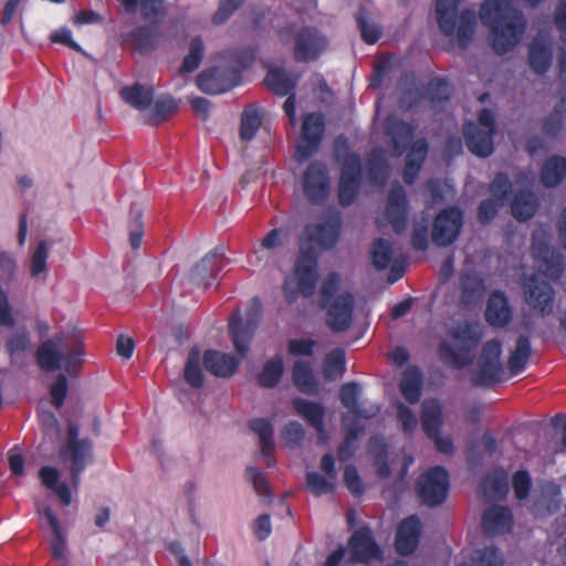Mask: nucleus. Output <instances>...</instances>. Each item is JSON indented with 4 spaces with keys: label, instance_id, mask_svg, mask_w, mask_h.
<instances>
[{
    "label": "nucleus",
    "instance_id": "9b49d317",
    "mask_svg": "<svg viewBox=\"0 0 566 566\" xmlns=\"http://www.w3.org/2000/svg\"><path fill=\"white\" fill-rule=\"evenodd\" d=\"M327 38L314 27H304L294 38V60L296 62H314L326 51Z\"/></svg>",
    "mask_w": 566,
    "mask_h": 566
},
{
    "label": "nucleus",
    "instance_id": "0e129e2a",
    "mask_svg": "<svg viewBox=\"0 0 566 566\" xmlns=\"http://www.w3.org/2000/svg\"><path fill=\"white\" fill-rule=\"evenodd\" d=\"M282 441L286 447L294 448L300 446L305 438V430L297 421H290L281 432Z\"/></svg>",
    "mask_w": 566,
    "mask_h": 566
},
{
    "label": "nucleus",
    "instance_id": "49530a36",
    "mask_svg": "<svg viewBox=\"0 0 566 566\" xmlns=\"http://www.w3.org/2000/svg\"><path fill=\"white\" fill-rule=\"evenodd\" d=\"M369 254L373 266L382 271L389 266L392 260V247L388 240L377 238L370 244Z\"/></svg>",
    "mask_w": 566,
    "mask_h": 566
},
{
    "label": "nucleus",
    "instance_id": "c85d7f7f",
    "mask_svg": "<svg viewBox=\"0 0 566 566\" xmlns=\"http://www.w3.org/2000/svg\"><path fill=\"white\" fill-rule=\"evenodd\" d=\"M421 427L428 438H438L443 419L442 408L437 399H426L421 403Z\"/></svg>",
    "mask_w": 566,
    "mask_h": 566
},
{
    "label": "nucleus",
    "instance_id": "0eeeda50",
    "mask_svg": "<svg viewBox=\"0 0 566 566\" xmlns=\"http://www.w3.org/2000/svg\"><path fill=\"white\" fill-rule=\"evenodd\" d=\"M522 289L526 304L542 317L553 312L555 290L552 284L539 276L531 274L523 279Z\"/></svg>",
    "mask_w": 566,
    "mask_h": 566
},
{
    "label": "nucleus",
    "instance_id": "3c124183",
    "mask_svg": "<svg viewBox=\"0 0 566 566\" xmlns=\"http://www.w3.org/2000/svg\"><path fill=\"white\" fill-rule=\"evenodd\" d=\"M262 123V115L256 108H247L241 115L240 138L242 140H251Z\"/></svg>",
    "mask_w": 566,
    "mask_h": 566
},
{
    "label": "nucleus",
    "instance_id": "37998d69",
    "mask_svg": "<svg viewBox=\"0 0 566 566\" xmlns=\"http://www.w3.org/2000/svg\"><path fill=\"white\" fill-rule=\"evenodd\" d=\"M40 513L48 521V524L54 534V539L51 543L52 557L57 560L63 559L65 539L59 518L50 506L43 507Z\"/></svg>",
    "mask_w": 566,
    "mask_h": 566
},
{
    "label": "nucleus",
    "instance_id": "8fccbe9b",
    "mask_svg": "<svg viewBox=\"0 0 566 566\" xmlns=\"http://www.w3.org/2000/svg\"><path fill=\"white\" fill-rule=\"evenodd\" d=\"M355 19L361 40L366 44H375L380 38L381 30L376 23L368 21V11L360 7L355 14Z\"/></svg>",
    "mask_w": 566,
    "mask_h": 566
},
{
    "label": "nucleus",
    "instance_id": "f704fd0d",
    "mask_svg": "<svg viewBox=\"0 0 566 566\" xmlns=\"http://www.w3.org/2000/svg\"><path fill=\"white\" fill-rule=\"evenodd\" d=\"M292 403L295 411L302 416L310 426L318 433L324 432L325 409L321 403L303 398H295Z\"/></svg>",
    "mask_w": 566,
    "mask_h": 566
},
{
    "label": "nucleus",
    "instance_id": "680f3d73",
    "mask_svg": "<svg viewBox=\"0 0 566 566\" xmlns=\"http://www.w3.org/2000/svg\"><path fill=\"white\" fill-rule=\"evenodd\" d=\"M83 355V343L76 339L73 347L63 356L62 359L65 361L64 368L69 375L73 376L82 368Z\"/></svg>",
    "mask_w": 566,
    "mask_h": 566
},
{
    "label": "nucleus",
    "instance_id": "864d4df0",
    "mask_svg": "<svg viewBox=\"0 0 566 566\" xmlns=\"http://www.w3.org/2000/svg\"><path fill=\"white\" fill-rule=\"evenodd\" d=\"M565 120V107L558 104L543 120V132L549 137H557L560 135Z\"/></svg>",
    "mask_w": 566,
    "mask_h": 566
},
{
    "label": "nucleus",
    "instance_id": "69168bd1",
    "mask_svg": "<svg viewBox=\"0 0 566 566\" xmlns=\"http://www.w3.org/2000/svg\"><path fill=\"white\" fill-rule=\"evenodd\" d=\"M307 489L316 496L332 493L334 483L317 472H308L306 474Z\"/></svg>",
    "mask_w": 566,
    "mask_h": 566
},
{
    "label": "nucleus",
    "instance_id": "39448f33",
    "mask_svg": "<svg viewBox=\"0 0 566 566\" xmlns=\"http://www.w3.org/2000/svg\"><path fill=\"white\" fill-rule=\"evenodd\" d=\"M418 497L427 506L442 504L449 494L450 476L441 465H434L422 473L416 484Z\"/></svg>",
    "mask_w": 566,
    "mask_h": 566
},
{
    "label": "nucleus",
    "instance_id": "052dcab7",
    "mask_svg": "<svg viewBox=\"0 0 566 566\" xmlns=\"http://www.w3.org/2000/svg\"><path fill=\"white\" fill-rule=\"evenodd\" d=\"M130 221H129V243L134 250H137L143 240L144 235V224H143V213L142 210L132 207L129 212Z\"/></svg>",
    "mask_w": 566,
    "mask_h": 566
},
{
    "label": "nucleus",
    "instance_id": "a878e982",
    "mask_svg": "<svg viewBox=\"0 0 566 566\" xmlns=\"http://www.w3.org/2000/svg\"><path fill=\"white\" fill-rule=\"evenodd\" d=\"M495 133L479 128L469 123L464 128V137L468 149L482 158L493 153V136Z\"/></svg>",
    "mask_w": 566,
    "mask_h": 566
},
{
    "label": "nucleus",
    "instance_id": "f3484780",
    "mask_svg": "<svg viewBox=\"0 0 566 566\" xmlns=\"http://www.w3.org/2000/svg\"><path fill=\"white\" fill-rule=\"evenodd\" d=\"M60 457L71 460V478L74 485L80 483L81 474L93 459V442L88 438L81 439V442L64 444L60 450Z\"/></svg>",
    "mask_w": 566,
    "mask_h": 566
},
{
    "label": "nucleus",
    "instance_id": "b1692460",
    "mask_svg": "<svg viewBox=\"0 0 566 566\" xmlns=\"http://www.w3.org/2000/svg\"><path fill=\"white\" fill-rule=\"evenodd\" d=\"M361 387L356 381H350L342 385L339 389V400L342 405L348 409L354 416L363 419H370L375 417L380 408L370 407L365 409L359 403Z\"/></svg>",
    "mask_w": 566,
    "mask_h": 566
},
{
    "label": "nucleus",
    "instance_id": "c03bdc74",
    "mask_svg": "<svg viewBox=\"0 0 566 566\" xmlns=\"http://www.w3.org/2000/svg\"><path fill=\"white\" fill-rule=\"evenodd\" d=\"M198 88L207 94H221L232 88V84L223 83L217 69L200 72L196 80Z\"/></svg>",
    "mask_w": 566,
    "mask_h": 566
},
{
    "label": "nucleus",
    "instance_id": "473e14b6",
    "mask_svg": "<svg viewBox=\"0 0 566 566\" xmlns=\"http://www.w3.org/2000/svg\"><path fill=\"white\" fill-rule=\"evenodd\" d=\"M264 83L273 94L286 96L295 91L297 77L291 76L282 67H273L268 71Z\"/></svg>",
    "mask_w": 566,
    "mask_h": 566
},
{
    "label": "nucleus",
    "instance_id": "6e6552de",
    "mask_svg": "<svg viewBox=\"0 0 566 566\" xmlns=\"http://www.w3.org/2000/svg\"><path fill=\"white\" fill-rule=\"evenodd\" d=\"M462 228L463 211L457 206L443 208L432 223V242L438 247H449L458 240Z\"/></svg>",
    "mask_w": 566,
    "mask_h": 566
},
{
    "label": "nucleus",
    "instance_id": "6e6d98bb",
    "mask_svg": "<svg viewBox=\"0 0 566 566\" xmlns=\"http://www.w3.org/2000/svg\"><path fill=\"white\" fill-rule=\"evenodd\" d=\"M345 352L342 348H336L328 353L324 359V376L327 379H333L345 369Z\"/></svg>",
    "mask_w": 566,
    "mask_h": 566
},
{
    "label": "nucleus",
    "instance_id": "dca6fc26",
    "mask_svg": "<svg viewBox=\"0 0 566 566\" xmlns=\"http://www.w3.org/2000/svg\"><path fill=\"white\" fill-rule=\"evenodd\" d=\"M352 558L355 562L367 564L373 559H381L382 552L376 543L373 532L367 526L356 530L348 542Z\"/></svg>",
    "mask_w": 566,
    "mask_h": 566
},
{
    "label": "nucleus",
    "instance_id": "aec40b11",
    "mask_svg": "<svg viewBox=\"0 0 566 566\" xmlns=\"http://www.w3.org/2000/svg\"><path fill=\"white\" fill-rule=\"evenodd\" d=\"M482 530L489 537L509 533L513 525L511 511L502 505H492L488 507L481 521Z\"/></svg>",
    "mask_w": 566,
    "mask_h": 566
},
{
    "label": "nucleus",
    "instance_id": "a211bd4d",
    "mask_svg": "<svg viewBox=\"0 0 566 566\" xmlns=\"http://www.w3.org/2000/svg\"><path fill=\"white\" fill-rule=\"evenodd\" d=\"M342 219L339 214L329 217L322 223L310 224L305 228L307 244L315 242L324 250H332L338 242L342 232Z\"/></svg>",
    "mask_w": 566,
    "mask_h": 566
},
{
    "label": "nucleus",
    "instance_id": "603ef678",
    "mask_svg": "<svg viewBox=\"0 0 566 566\" xmlns=\"http://www.w3.org/2000/svg\"><path fill=\"white\" fill-rule=\"evenodd\" d=\"M369 180L377 186H384L388 178V164L379 154H371L367 159Z\"/></svg>",
    "mask_w": 566,
    "mask_h": 566
},
{
    "label": "nucleus",
    "instance_id": "cd10ccee",
    "mask_svg": "<svg viewBox=\"0 0 566 566\" xmlns=\"http://www.w3.org/2000/svg\"><path fill=\"white\" fill-rule=\"evenodd\" d=\"M553 62L552 45L542 38H535L528 46V65L531 70L538 74H545Z\"/></svg>",
    "mask_w": 566,
    "mask_h": 566
},
{
    "label": "nucleus",
    "instance_id": "e2e57ef3",
    "mask_svg": "<svg viewBox=\"0 0 566 566\" xmlns=\"http://www.w3.org/2000/svg\"><path fill=\"white\" fill-rule=\"evenodd\" d=\"M512 190V184L505 172H497L490 185V192L494 199L503 205Z\"/></svg>",
    "mask_w": 566,
    "mask_h": 566
},
{
    "label": "nucleus",
    "instance_id": "2f4dec72",
    "mask_svg": "<svg viewBox=\"0 0 566 566\" xmlns=\"http://www.w3.org/2000/svg\"><path fill=\"white\" fill-rule=\"evenodd\" d=\"M531 356L532 344L530 336L520 335L506 363L510 376H517L522 374L526 369Z\"/></svg>",
    "mask_w": 566,
    "mask_h": 566
},
{
    "label": "nucleus",
    "instance_id": "393cba45",
    "mask_svg": "<svg viewBox=\"0 0 566 566\" xmlns=\"http://www.w3.org/2000/svg\"><path fill=\"white\" fill-rule=\"evenodd\" d=\"M486 322L496 327L507 325L512 319V310L504 292L494 291L491 293L485 308Z\"/></svg>",
    "mask_w": 566,
    "mask_h": 566
},
{
    "label": "nucleus",
    "instance_id": "412c9836",
    "mask_svg": "<svg viewBox=\"0 0 566 566\" xmlns=\"http://www.w3.org/2000/svg\"><path fill=\"white\" fill-rule=\"evenodd\" d=\"M416 126L403 119L388 117L386 119V134L390 137L392 151L401 156L410 146L415 136Z\"/></svg>",
    "mask_w": 566,
    "mask_h": 566
},
{
    "label": "nucleus",
    "instance_id": "c9c22d12",
    "mask_svg": "<svg viewBox=\"0 0 566 566\" xmlns=\"http://www.w3.org/2000/svg\"><path fill=\"white\" fill-rule=\"evenodd\" d=\"M159 36L157 25H139L126 35V40L132 42L139 52L145 53L156 48Z\"/></svg>",
    "mask_w": 566,
    "mask_h": 566
},
{
    "label": "nucleus",
    "instance_id": "338daca9",
    "mask_svg": "<svg viewBox=\"0 0 566 566\" xmlns=\"http://www.w3.org/2000/svg\"><path fill=\"white\" fill-rule=\"evenodd\" d=\"M512 485L517 500L523 501L528 497L532 489V479L526 470H518L512 476Z\"/></svg>",
    "mask_w": 566,
    "mask_h": 566
},
{
    "label": "nucleus",
    "instance_id": "774afa93",
    "mask_svg": "<svg viewBox=\"0 0 566 566\" xmlns=\"http://www.w3.org/2000/svg\"><path fill=\"white\" fill-rule=\"evenodd\" d=\"M245 478L253 484V488L259 495L272 497L268 480L261 470L254 467H248L245 469Z\"/></svg>",
    "mask_w": 566,
    "mask_h": 566
},
{
    "label": "nucleus",
    "instance_id": "20e7f679",
    "mask_svg": "<svg viewBox=\"0 0 566 566\" xmlns=\"http://www.w3.org/2000/svg\"><path fill=\"white\" fill-rule=\"evenodd\" d=\"M502 343L497 338L484 343L478 368L471 375V382L474 387H491L503 380L504 368L501 363Z\"/></svg>",
    "mask_w": 566,
    "mask_h": 566
},
{
    "label": "nucleus",
    "instance_id": "4d7b16f0",
    "mask_svg": "<svg viewBox=\"0 0 566 566\" xmlns=\"http://www.w3.org/2000/svg\"><path fill=\"white\" fill-rule=\"evenodd\" d=\"M177 107V103L170 97L158 98L153 106L149 124L159 125L174 114Z\"/></svg>",
    "mask_w": 566,
    "mask_h": 566
},
{
    "label": "nucleus",
    "instance_id": "4468645a",
    "mask_svg": "<svg viewBox=\"0 0 566 566\" xmlns=\"http://www.w3.org/2000/svg\"><path fill=\"white\" fill-rule=\"evenodd\" d=\"M354 295L350 292H344L327 305L326 324L335 333L347 331L353 322Z\"/></svg>",
    "mask_w": 566,
    "mask_h": 566
},
{
    "label": "nucleus",
    "instance_id": "de8ad7c7",
    "mask_svg": "<svg viewBox=\"0 0 566 566\" xmlns=\"http://www.w3.org/2000/svg\"><path fill=\"white\" fill-rule=\"evenodd\" d=\"M203 55V40L200 35H197L190 40L189 52L184 57V61L179 67V74L185 75L195 72L200 66Z\"/></svg>",
    "mask_w": 566,
    "mask_h": 566
},
{
    "label": "nucleus",
    "instance_id": "58836bf2",
    "mask_svg": "<svg viewBox=\"0 0 566 566\" xmlns=\"http://www.w3.org/2000/svg\"><path fill=\"white\" fill-rule=\"evenodd\" d=\"M400 392L411 405L420 400L422 392V374L419 368H408L400 380Z\"/></svg>",
    "mask_w": 566,
    "mask_h": 566
},
{
    "label": "nucleus",
    "instance_id": "f03ea898",
    "mask_svg": "<svg viewBox=\"0 0 566 566\" xmlns=\"http://www.w3.org/2000/svg\"><path fill=\"white\" fill-rule=\"evenodd\" d=\"M455 346L442 342L438 348L439 359L452 369H461L472 363V350L482 339L483 332L470 324L459 325L451 332Z\"/></svg>",
    "mask_w": 566,
    "mask_h": 566
},
{
    "label": "nucleus",
    "instance_id": "13d9d810",
    "mask_svg": "<svg viewBox=\"0 0 566 566\" xmlns=\"http://www.w3.org/2000/svg\"><path fill=\"white\" fill-rule=\"evenodd\" d=\"M340 286V275L337 272H331L323 280L319 290V307L325 308L333 302L335 294Z\"/></svg>",
    "mask_w": 566,
    "mask_h": 566
},
{
    "label": "nucleus",
    "instance_id": "1a4fd4ad",
    "mask_svg": "<svg viewBox=\"0 0 566 566\" xmlns=\"http://www.w3.org/2000/svg\"><path fill=\"white\" fill-rule=\"evenodd\" d=\"M302 187L304 196L311 203H323L331 192V179L326 164L321 160L312 161L303 172Z\"/></svg>",
    "mask_w": 566,
    "mask_h": 566
},
{
    "label": "nucleus",
    "instance_id": "4c0bfd02",
    "mask_svg": "<svg viewBox=\"0 0 566 566\" xmlns=\"http://www.w3.org/2000/svg\"><path fill=\"white\" fill-rule=\"evenodd\" d=\"M120 97L136 109L144 111L148 108L154 99L153 87H146L139 83L130 86H124L119 91Z\"/></svg>",
    "mask_w": 566,
    "mask_h": 566
},
{
    "label": "nucleus",
    "instance_id": "2eb2a0df",
    "mask_svg": "<svg viewBox=\"0 0 566 566\" xmlns=\"http://www.w3.org/2000/svg\"><path fill=\"white\" fill-rule=\"evenodd\" d=\"M226 255L222 247L209 251L191 270L189 279L197 285L208 286L224 266Z\"/></svg>",
    "mask_w": 566,
    "mask_h": 566
},
{
    "label": "nucleus",
    "instance_id": "6ab92c4d",
    "mask_svg": "<svg viewBox=\"0 0 566 566\" xmlns=\"http://www.w3.org/2000/svg\"><path fill=\"white\" fill-rule=\"evenodd\" d=\"M421 528L422 525L417 515H410L399 523L395 541V547L399 555L408 556L417 549Z\"/></svg>",
    "mask_w": 566,
    "mask_h": 566
},
{
    "label": "nucleus",
    "instance_id": "f257e3e1",
    "mask_svg": "<svg viewBox=\"0 0 566 566\" xmlns=\"http://www.w3.org/2000/svg\"><path fill=\"white\" fill-rule=\"evenodd\" d=\"M480 20L489 29L491 48L497 55L516 48L526 31V20L512 0H485Z\"/></svg>",
    "mask_w": 566,
    "mask_h": 566
},
{
    "label": "nucleus",
    "instance_id": "ddd939ff",
    "mask_svg": "<svg viewBox=\"0 0 566 566\" xmlns=\"http://www.w3.org/2000/svg\"><path fill=\"white\" fill-rule=\"evenodd\" d=\"M410 205L401 185L390 188L387 196L385 214L396 234H402L408 228Z\"/></svg>",
    "mask_w": 566,
    "mask_h": 566
},
{
    "label": "nucleus",
    "instance_id": "c756f323",
    "mask_svg": "<svg viewBox=\"0 0 566 566\" xmlns=\"http://www.w3.org/2000/svg\"><path fill=\"white\" fill-rule=\"evenodd\" d=\"M254 333L255 329L243 323L240 313L229 319V335L241 358L249 352Z\"/></svg>",
    "mask_w": 566,
    "mask_h": 566
},
{
    "label": "nucleus",
    "instance_id": "ea45409f",
    "mask_svg": "<svg viewBox=\"0 0 566 566\" xmlns=\"http://www.w3.org/2000/svg\"><path fill=\"white\" fill-rule=\"evenodd\" d=\"M537 199L531 190H522L516 193L511 203L513 217L518 221H527L537 211Z\"/></svg>",
    "mask_w": 566,
    "mask_h": 566
},
{
    "label": "nucleus",
    "instance_id": "79ce46f5",
    "mask_svg": "<svg viewBox=\"0 0 566 566\" xmlns=\"http://www.w3.org/2000/svg\"><path fill=\"white\" fill-rule=\"evenodd\" d=\"M284 374L283 358L279 355L268 360L256 377L258 385L262 388H274L281 381Z\"/></svg>",
    "mask_w": 566,
    "mask_h": 566
},
{
    "label": "nucleus",
    "instance_id": "72a5a7b5",
    "mask_svg": "<svg viewBox=\"0 0 566 566\" xmlns=\"http://www.w3.org/2000/svg\"><path fill=\"white\" fill-rule=\"evenodd\" d=\"M566 177V158L554 155L548 157L541 169V182L546 188L557 187Z\"/></svg>",
    "mask_w": 566,
    "mask_h": 566
},
{
    "label": "nucleus",
    "instance_id": "423d86ee",
    "mask_svg": "<svg viewBox=\"0 0 566 566\" xmlns=\"http://www.w3.org/2000/svg\"><path fill=\"white\" fill-rule=\"evenodd\" d=\"M363 182V163L359 154L349 151L340 161L338 202L346 208L354 203Z\"/></svg>",
    "mask_w": 566,
    "mask_h": 566
},
{
    "label": "nucleus",
    "instance_id": "bf43d9fd",
    "mask_svg": "<svg viewBox=\"0 0 566 566\" xmlns=\"http://www.w3.org/2000/svg\"><path fill=\"white\" fill-rule=\"evenodd\" d=\"M427 96L431 103L449 101L451 96V87L449 82L442 77L431 78L428 83Z\"/></svg>",
    "mask_w": 566,
    "mask_h": 566
},
{
    "label": "nucleus",
    "instance_id": "5fc2aeb1",
    "mask_svg": "<svg viewBox=\"0 0 566 566\" xmlns=\"http://www.w3.org/2000/svg\"><path fill=\"white\" fill-rule=\"evenodd\" d=\"M471 560L474 566H502L504 564V557L495 546L476 549Z\"/></svg>",
    "mask_w": 566,
    "mask_h": 566
},
{
    "label": "nucleus",
    "instance_id": "bb28decb",
    "mask_svg": "<svg viewBox=\"0 0 566 566\" xmlns=\"http://www.w3.org/2000/svg\"><path fill=\"white\" fill-rule=\"evenodd\" d=\"M249 428L260 439L261 454L264 458L268 467H274L276 460L274 458V441H273V426L265 418H254L250 420Z\"/></svg>",
    "mask_w": 566,
    "mask_h": 566
},
{
    "label": "nucleus",
    "instance_id": "7ed1b4c3",
    "mask_svg": "<svg viewBox=\"0 0 566 566\" xmlns=\"http://www.w3.org/2000/svg\"><path fill=\"white\" fill-rule=\"evenodd\" d=\"M459 3L460 0H437L436 15L440 31L447 36L453 35L459 19L458 42L461 49H465L472 41L476 15L473 10L464 9L458 17Z\"/></svg>",
    "mask_w": 566,
    "mask_h": 566
},
{
    "label": "nucleus",
    "instance_id": "a19ab883",
    "mask_svg": "<svg viewBox=\"0 0 566 566\" xmlns=\"http://www.w3.org/2000/svg\"><path fill=\"white\" fill-rule=\"evenodd\" d=\"M201 352L197 347L189 350L185 368L184 379L193 389H201L205 385V376L200 366Z\"/></svg>",
    "mask_w": 566,
    "mask_h": 566
},
{
    "label": "nucleus",
    "instance_id": "f8f14e48",
    "mask_svg": "<svg viewBox=\"0 0 566 566\" xmlns=\"http://www.w3.org/2000/svg\"><path fill=\"white\" fill-rule=\"evenodd\" d=\"M325 128L324 117L319 113L304 115L301 137L296 145L295 156L298 161L308 159L318 148Z\"/></svg>",
    "mask_w": 566,
    "mask_h": 566
},
{
    "label": "nucleus",
    "instance_id": "5701e85b",
    "mask_svg": "<svg viewBox=\"0 0 566 566\" xmlns=\"http://www.w3.org/2000/svg\"><path fill=\"white\" fill-rule=\"evenodd\" d=\"M533 254L536 261L541 262L546 275L549 279L558 280L564 272V258L546 242L538 241L533 244Z\"/></svg>",
    "mask_w": 566,
    "mask_h": 566
},
{
    "label": "nucleus",
    "instance_id": "4be33fe9",
    "mask_svg": "<svg viewBox=\"0 0 566 566\" xmlns=\"http://www.w3.org/2000/svg\"><path fill=\"white\" fill-rule=\"evenodd\" d=\"M202 363L209 374L222 378L231 377L240 365V360L234 356L216 349H207Z\"/></svg>",
    "mask_w": 566,
    "mask_h": 566
},
{
    "label": "nucleus",
    "instance_id": "7c9ffc66",
    "mask_svg": "<svg viewBox=\"0 0 566 566\" xmlns=\"http://www.w3.org/2000/svg\"><path fill=\"white\" fill-rule=\"evenodd\" d=\"M481 488L490 499H504L510 490L506 471L502 467L489 471L481 479Z\"/></svg>",
    "mask_w": 566,
    "mask_h": 566
},
{
    "label": "nucleus",
    "instance_id": "9d476101",
    "mask_svg": "<svg viewBox=\"0 0 566 566\" xmlns=\"http://www.w3.org/2000/svg\"><path fill=\"white\" fill-rule=\"evenodd\" d=\"M318 254L312 244H301L295 263L298 292L305 296L314 295L318 281Z\"/></svg>",
    "mask_w": 566,
    "mask_h": 566
},
{
    "label": "nucleus",
    "instance_id": "09e8293b",
    "mask_svg": "<svg viewBox=\"0 0 566 566\" xmlns=\"http://www.w3.org/2000/svg\"><path fill=\"white\" fill-rule=\"evenodd\" d=\"M126 12L133 13L139 8L145 20L160 15V7L165 0H116Z\"/></svg>",
    "mask_w": 566,
    "mask_h": 566
},
{
    "label": "nucleus",
    "instance_id": "e433bc0d",
    "mask_svg": "<svg viewBox=\"0 0 566 566\" xmlns=\"http://www.w3.org/2000/svg\"><path fill=\"white\" fill-rule=\"evenodd\" d=\"M292 379L298 391L307 395L317 392L318 385L308 361L298 359L294 363Z\"/></svg>",
    "mask_w": 566,
    "mask_h": 566
},
{
    "label": "nucleus",
    "instance_id": "a18cd8bd",
    "mask_svg": "<svg viewBox=\"0 0 566 566\" xmlns=\"http://www.w3.org/2000/svg\"><path fill=\"white\" fill-rule=\"evenodd\" d=\"M62 359V353L52 340L43 342L36 350V363L44 370L53 371L61 368Z\"/></svg>",
    "mask_w": 566,
    "mask_h": 566
}]
</instances>
